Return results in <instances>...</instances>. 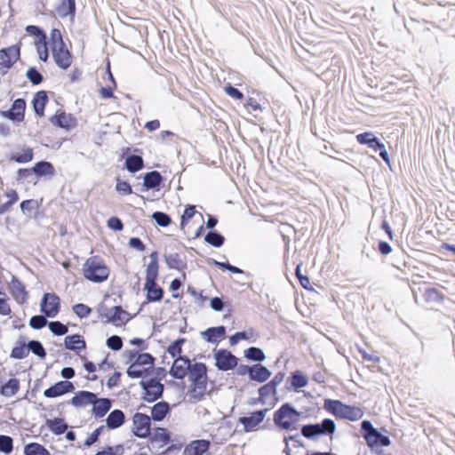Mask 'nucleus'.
I'll return each instance as SVG.
<instances>
[{
  "instance_id": "nucleus-18",
  "label": "nucleus",
  "mask_w": 455,
  "mask_h": 455,
  "mask_svg": "<svg viewBox=\"0 0 455 455\" xmlns=\"http://www.w3.org/2000/svg\"><path fill=\"white\" fill-rule=\"evenodd\" d=\"M267 411V409L260 410L251 412L250 416L241 417L239 419V422L243 426L245 431H252L259 424L264 420Z\"/></svg>"
},
{
  "instance_id": "nucleus-63",
  "label": "nucleus",
  "mask_w": 455,
  "mask_h": 455,
  "mask_svg": "<svg viewBox=\"0 0 455 455\" xmlns=\"http://www.w3.org/2000/svg\"><path fill=\"white\" fill-rule=\"evenodd\" d=\"M224 92L231 98L242 100L243 99V94L237 90L236 88L233 87L232 85L228 84L224 87Z\"/></svg>"
},
{
  "instance_id": "nucleus-14",
  "label": "nucleus",
  "mask_w": 455,
  "mask_h": 455,
  "mask_svg": "<svg viewBox=\"0 0 455 455\" xmlns=\"http://www.w3.org/2000/svg\"><path fill=\"white\" fill-rule=\"evenodd\" d=\"M215 365L220 371H228L237 365V358L226 349H220L214 354Z\"/></svg>"
},
{
  "instance_id": "nucleus-30",
  "label": "nucleus",
  "mask_w": 455,
  "mask_h": 455,
  "mask_svg": "<svg viewBox=\"0 0 455 455\" xmlns=\"http://www.w3.org/2000/svg\"><path fill=\"white\" fill-rule=\"evenodd\" d=\"M125 422V415L123 411L116 409L106 419V425L109 429H116Z\"/></svg>"
},
{
  "instance_id": "nucleus-13",
  "label": "nucleus",
  "mask_w": 455,
  "mask_h": 455,
  "mask_svg": "<svg viewBox=\"0 0 455 455\" xmlns=\"http://www.w3.org/2000/svg\"><path fill=\"white\" fill-rule=\"evenodd\" d=\"M49 121L52 126L66 131L72 130L77 125L76 118L72 114L67 113L62 109H58L54 115L50 116Z\"/></svg>"
},
{
  "instance_id": "nucleus-40",
  "label": "nucleus",
  "mask_w": 455,
  "mask_h": 455,
  "mask_svg": "<svg viewBox=\"0 0 455 455\" xmlns=\"http://www.w3.org/2000/svg\"><path fill=\"white\" fill-rule=\"evenodd\" d=\"M308 379L307 376L299 371L292 373L291 377V385L295 389L304 387L307 385Z\"/></svg>"
},
{
  "instance_id": "nucleus-23",
  "label": "nucleus",
  "mask_w": 455,
  "mask_h": 455,
  "mask_svg": "<svg viewBox=\"0 0 455 455\" xmlns=\"http://www.w3.org/2000/svg\"><path fill=\"white\" fill-rule=\"evenodd\" d=\"M65 347L68 350L79 354L86 347V342L84 338L79 334H73L66 336L64 339Z\"/></svg>"
},
{
  "instance_id": "nucleus-48",
  "label": "nucleus",
  "mask_w": 455,
  "mask_h": 455,
  "mask_svg": "<svg viewBox=\"0 0 455 455\" xmlns=\"http://www.w3.org/2000/svg\"><path fill=\"white\" fill-rule=\"evenodd\" d=\"M204 240L209 244L214 246V247H220L224 243V237L215 232H209L205 237Z\"/></svg>"
},
{
  "instance_id": "nucleus-29",
  "label": "nucleus",
  "mask_w": 455,
  "mask_h": 455,
  "mask_svg": "<svg viewBox=\"0 0 455 455\" xmlns=\"http://www.w3.org/2000/svg\"><path fill=\"white\" fill-rule=\"evenodd\" d=\"M364 438L367 444L371 448L389 446L391 443L389 437L383 435L378 430H372L371 435L364 436Z\"/></svg>"
},
{
  "instance_id": "nucleus-8",
  "label": "nucleus",
  "mask_w": 455,
  "mask_h": 455,
  "mask_svg": "<svg viewBox=\"0 0 455 455\" xmlns=\"http://www.w3.org/2000/svg\"><path fill=\"white\" fill-rule=\"evenodd\" d=\"M26 31L29 35L36 36L35 46L38 53V57L42 61L46 62L49 59V42L47 41L45 33L43 30H41L37 26L34 25L27 26Z\"/></svg>"
},
{
  "instance_id": "nucleus-1",
  "label": "nucleus",
  "mask_w": 455,
  "mask_h": 455,
  "mask_svg": "<svg viewBox=\"0 0 455 455\" xmlns=\"http://www.w3.org/2000/svg\"><path fill=\"white\" fill-rule=\"evenodd\" d=\"M188 380L190 385L188 395L191 402H199L209 394L207 366L205 363H193L191 371L188 375Z\"/></svg>"
},
{
  "instance_id": "nucleus-36",
  "label": "nucleus",
  "mask_w": 455,
  "mask_h": 455,
  "mask_svg": "<svg viewBox=\"0 0 455 455\" xmlns=\"http://www.w3.org/2000/svg\"><path fill=\"white\" fill-rule=\"evenodd\" d=\"M37 176H52L54 174L53 165L46 161L36 163L31 169Z\"/></svg>"
},
{
  "instance_id": "nucleus-55",
  "label": "nucleus",
  "mask_w": 455,
  "mask_h": 455,
  "mask_svg": "<svg viewBox=\"0 0 455 455\" xmlns=\"http://www.w3.org/2000/svg\"><path fill=\"white\" fill-rule=\"evenodd\" d=\"M196 206L195 205H188L184 212L181 216L180 227L184 228V227L188 223V221L196 215Z\"/></svg>"
},
{
  "instance_id": "nucleus-27",
  "label": "nucleus",
  "mask_w": 455,
  "mask_h": 455,
  "mask_svg": "<svg viewBox=\"0 0 455 455\" xmlns=\"http://www.w3.org/2000/svg\"><path fill=\"white\" fill-rule=\"evenodd\" d=\"M170 405L167 402H158L151 408V416L149 417L154 421H162L170 413Z\"/></svg>"
},
{
  "instance_id": "nucleus-39",
  "label": "nucleus",
  "mask_w": 455,
  "mask_h": 455,
  "mask_svg": "<svg viewBox=\"0 0 455 455\" xmlns=\"http://www.w3.org/2000/svg\"><path fill=\"white\" fill-rule=\"evenodd\" d=\"M368 147L371 148V149H373L374 151L379 150V156L383 159V161L387 164H390L389 156L385 148V145L382 142H380L378 138L374 137V139H371V141L368 145Z\"/></svg>"
},
{
  "instance_id": "nucleus-7",
  "label": "nucleus",
  "mask_w": 455,
  "mask_h": 455,
  "mask_svg": "<svg viewBox=\"0 0 455 455\" xmlns=\"http://www.w3.org/2000/svg\"><path fill=\"white\" fill-rule=\"evenodd\" d=\"M336 430V425L331 419H325L320 424L305 425L301 428V434L307 438H314L318 435H331Z\"/></svg>"
},
{
  "instance_id": "nucleus-10",
  "label": "nucleus",
  "mask_w": 455,
  "mask_h": 455,
  "mask_svg": "<svg viewBox=\"0 0 455 455\" xmlns=\"http://www.w3.org/2000/svg\"><path fill=\"white\" fill-rule=\"evenodd\" d=\"M140 385L144 390L143 399L148 403L156 401L163 395L164 385L156 378L143 379Z\"/></svg>"
},
{
  "instance_id": "nucleus-60",
  "label": "nucleus",
  "mask_w": 455,
  "mask_h": 455,
  "mask_svg": "<svg viewBox=\"0 0 455 455\" xmlns=\"http://www.w3.org/2000/svg\"><path fill=\"white\" fill-rule=\"evenodd\" d=\"M46 316L44 315H34L30 318L29 324L33 329H42L47 324Z\"/></svg>"
},
{
  "instance_id": "nucleus-17",
  "label": "nucleus",
  "mask_w": 455,
  "mask_h": 455,
  "mask_svg": "<svg viewBox=\"0 0 455 455\" xmlns=\"http://www.w3.org/2000/svg\"><path fill=\"white\" fill-rule=\"evenodd\" d=\"M75 390V386L68 380H61L44 391V395L47 398H55Z\"/></svg>"
},
{
  "instance_id": "nucleus-3",
  "label": "nucleus",
  "mask_w": 455,
  "mask_h": 455,
  "mask_svg": "<svg viewBox=\"0 0 455 455\" xmlns=\"http://www.w3.org/2000/svg\"><path fill=\"white\" fill-rule=\"evenodd\" d=\"M82 273L84 279L94 283L106 282L110 275V268L104 259L94 255L85 259Z\"/></svg>"
},
{
  "instance_id": "nucleus-54",
  "label": "nucleus",
  "mask_w": 455,
  "mask_h": 455,
  "mask_svg": "<svg viewBox=\"0 0 455 455\" xmlns=\"http://www.w3.org/2000/svg\"><path fill=\"white\" fill-rule=\"evenodd\" d=\"M152 218L160 227H167L172 222L170 216L162 212H154Z\"/></svg>"
},
{
  "instance_id": "nucleus-9",
  "label": "nucleus",
  "mask_w": 455,
  "mask_h": 455,
  "mask_svg": "<svg viewBox=\"0 0 455 455\" xmlns=\"http://www.w3.org/2000/svg\"><path fill=\"white\" fill-rule=\"evenodd\" d=\"M132 421V432L136 437L146 439L151 435V418L148 415L136 412Z\"/></svg>"
},
{
  "instance_id": "nucleus-26",
  "label": "nucleus",
  "mask_w": 455,
  "mask_h": 455,
  "mask_svg": "<svg viewBox=\"0 0 455 455\" xmlns=\"http://www.w3.org/2000/svg\"><path fill=\"white\" fill-rule=\"evenodd\" d=\"M149 437L152 443H158L161 447L166 446L172 442L171 433L165 427H156Z\"/></svg>"
},
{
  "instance_id": "nucleus-37",
  "label": "nucleus",
  "mask_w": 455,
  "mask_h": 455,
  "mask_svg": "<svg viewBox=\"0 0 455 455\" xmlns=\"http://www.w3.org/2000/svg\"><path fill=\"white\" fill-rule=\"evenodd\" d=\"M25 455H51L50 451L38 443H30L24 447Z\"/></svg>"
},
{
  "instance_id": "nucleus-56",
  "label": "nucleus",
  "mask_w": 455,
  "mask_h": 455,
  "mask_svg": "<svg viewBox=\"0 0 455 455\" xmlns=\"http://www.w3.org/2000/svg\"><path fill=\"white\" fill-rule=\"evenodd\" d=\"M74 313L80 318H85L92 313V308L85 304L78 303L73 306Z\"/></svg>"
},
{
  "instance_id": "nucleus-25",
  "label": "nucleus",
  "mask_w": 455,
  "mask_h": 455,
  "mask_svg": "<svg viewBox=\"0 0 455 455\" xmlns=\"http://www.w3.org/2000/svg\"><path fill=\"white\" fill-rule=\"evenodd\" d=\"M97 395L90 391H79L71 399V403L75 407H86L93 404Z\"/></svg>"
},
{
  "instance_id": "nucleus-21",
  "label": "nucleus",
  "mask_w": 455,
  "mask_h": 455,
  "mask_svg": "<svg viewBox=\"0 0 455 455\" xmlns=\"http://www.w3.org/2000/svg\"><path fill=\"white\" fill-rule=\"evenodd\" d=\"M112 401L109 398H98L93 402L92 414L96 419L103 418L111 409Z\"/></svg>"
},
{
  "instance_id": "nucleus-16",
  "label": "nucleus",
  "mask_w": 455,
  "mask_h": 455,
  "mask_svg": "<svg viewBox=\"0 0 455 455\" xmlns=\"http://www.w3.org/2000/svg\"><path fill=\"white\" fill-rule=\"evenodd\" d=\"M211 443L205 439L191 441L184 447L182 455H211L209 449Z\"/></svg>"
},
{
  "instance_id": "nucleus-62",
  "label": "nucleus",
  "mask_w": 455,
  "mask_h": 455,
  "mask_svg": "<svg viewBox=\"0 0 455 455\" xmlns=\"http://www.w3.org/2000/svg\"><path fill=\"white\" fill-rule=\"evenodd\" d=\"M103 426L101 427H99L98 428H96L94 431H92L89 435L88 437L85 439L84 441V446L86 447H90L91 445H92L93 443H95L98 440H99V437L101 434V431L103 429Z\"/></svg>"
},
{
  "instance_id": "nucleus-11",
  "label": "nucleus",
  "mask_w": 455,
  "mask_h": 455,
  "mask_svg": "<svg viewBox=\"0 0 455 455\" xmlns=\"http://www.w3.org/2000/svg\"><path fill=\"white\" fill-rule=\"evenodd\" d=\"M20 56V47L12 45L0 50V74L6 75Z\"/></svg>"
},
{
  "instance_id": "nucleus-5",
  "label": "nucleus",
  "mask_w": 455,
  "mask_h": 455,
  "mask_svg": "<svg viewBox=\"0 0 455 455\" xmlns=\"http://www.w3.org/2000/svg\"><path fill=\"white\" fill-rule=\"evenodd\" d=\"M323 408L335 417L350 421H356L363 417L361 408L345 404L339 400L326 399Z\"/></svg>"
},
{
  "instance_id": "nucleus-31",
  "label": "nucleus",
  "mask_w": 455,
  "mask_h": 455,
  "mask_svg": "<svg viewBox=\"0 0 455 455\" xmlns=\"http://www.w3.org/2000/svg\"><path fill=\"white\" fill-rule=\"evenodd\" d=\"M250 378L259 382H264L270 377V371L261 364H255L251 367L246 366Z\"/></svg>"
},
{
  "instance_id": "nucleus-59",
  "label": "nucleus",
  "mask_w": 455,
  "mask_h": 455,
  "mask_svg": "<svg viewBox=\"0 0 455 455\" xmlns=\"http://www.w3.org/2000/svg\"><path fill=\"white\" fill-rule=\"evenodd\" d=\"M116 190L124 196L131 195L132 193V186L129 182L116 180Z\"/></svg>"
},
{
  "instance_id": "nucleus-12",
  "label": "nucleus",
  "mask_w": 455,
  "mask_h": 455,
  "mask_svg": "<svg viewBox=\"0 0 455 455\" xmlns=\"http://www.w3.org/2000/svg\"><path fill=\"white\" fill-rule=\"evenodd\" d=\"M40 310L47 317H55L60 310V298L54 292L44 293L40 303Z\"/></svg>"
},
{
  "instance_id": "nucleus-34",
  "label": "nucleus",
  "mask_w": 455,
  "mask_h": 455,
  "mask_svg": "<svg viewBox=\"0 0 455 455\" xmlns=\"http://www.w3.org/2000/svg\"><path fill=\"white\" fill-rule=\"evenodd\" d=\"M163 177L157 171H152L145 174L143 186L146 189H153L160 186Z\"/></svg>"
},
{
  "instance_id": "nucleus-22",
  "label": "nucleus",
  "mask_w": 455,
  "mask_h": 455,
  "mask_svg": "<svg viewBox=\"0 0 455 455\" xmlns=\"http://www.w3.org/2000/svg\"><path fill=\"white\" fill-rule=\"evenodd\" d=\"M48 101L49 98L45 91H39L35 93L32 100V106L36 115L38 117L44 116V109Z\"/></svg>"
},
{
  "instance_id": "nucleus-19",
  "label": "nucleus",
  "mask_w": 455,
  "mask_h": 455,
  "mask_svg": "<svg viewBox=\"0 0 455 455\" xmlns=\"http://www.w3.org/2000/svg\"><path fill=\"white\" fill-rule=\"evenodd\" d=\"M9 290L12 296L18 303L23 304L28 300V293L24 284L15 276L12 278Z\"/></svg>"
},
{
  "instance_id": "nucleus-35",
  "label": "nucleus",
  "mask_w": 455,
  "mask_h": 455,
  "mask_svg": "<svg viewBox=\"0 0 455 455\" xmlns=\"http://www.w3.org/2000/svg\"><path fill=\"white\" fill-rule=\"evenodd\" d=\"M46 426L53 434L59 435L64 434L68 428V424L61 418L47 419Z\"/></svg>"
},
{
  "instance_id": "nucleus-6",
  "label": "nucleus",
  "mask_w": 455,
  "mask_h": 455,
  "mask_svg": "<svg viewBox=\"0 0 455 455\" xmlns=\"http://www.w3.org/2000/svg\"><path fill=\"white\" fill-rule=\"evenodd\" d=\"M154 361L155 358L148 353L139 354L127 369L128 376L132 379H145L153 371Z\"/></svg>"
},
{
  "instance_id": "nucleus-41",
  "label": "nucleus",
  "mask_w": 455,
  "mask_h": 455,
  "mask_svg": "<svg viewBox=\"0 0 455 455\" xmlns=\"http://www.w3.org/2000/svg\"><path fill=\"white\" fill-rule=\"evenodd\" d=\"M165 261L170 268L181 270L186 267V263L180 259L178 253L169 254L166 256Z\"/></svg>"
},
{
  "instance_id": "nucleus-44",
  "label": "nucleus",
  "mask_w": 455,
  "mask_h": 455,
  "mask_svg": "<svg viewBox=\"0 0 455 455\" xmlns=\"http://www.w3.org/2000/svg\"><path fill=\"white\" fill-rule=\"evenodd\" d=\"M186 339L184 338H180L173 341L167 348V352L171 355L172 357L177 358L181 356L182 353V346L185 343Z\"/></svg>"
},
{
  "instance_id": "nucleus-20",
  "label": "nucleus",
  "mask_w": 455,
  "mask_h": 455,
  "mask_svg": "<svg viewBox=\"0 0 455 455\" xmlns=\"http://www.w3.org/2000/svg\"><path fill=\"white\" fill-rule=\"evenodd\" d=\"M203 339L209 343H219L226 337V328L224 326L211 327L201 332Z\"/></svg>"
},
{
  "instance_id": "nucleus-57",
  "label": "nucleus",
  "mask_w": 455,
  "mask_h": 455,
  "mask_svg": "<svg viewBox=\"0 0 455 455\" xmlns=\"http://www.w3.org/2000/svg\"><path fill=\"white\" fill-rule=\"evenodd\" d=\"M275 381L273 380L266 385H264L263 387H261L259 390V396L261 398H266L269 395H275Z\"/></svg>"
},
{
  "instance_id": "nucleus-38",
  "label": "nucleus",
  "mask_w": 455,
  "mask_h": 455,
  "mask_svg": "<svg viewBox=\"0 0 455 455\" xmlns=\"http://www.w3.org/2000/svg\"><path fill=\"white\" fill-rule=\"evenodd\" d=\"M125 167L130 172H136L143 168V159L140 156L132 155L126 158Z\"/></svg>"
},
{
  "instance_id": "nucleus-61",
  "label": "nucleus",
  "mask_w": 455,
  "mask_h": 455,
  "mask_svg": "<svg viewBox=\"0 0 455 455\" xmlns=\"http://www.w3.org/2000/svg\"><path fill=\"white\" fill-rule=\"evenodd\" d=\"M107 346L112 350H120L123 347L122 339L119 336L113 335L107 339Z\"/></svg>"
},
{
  "instance_id": "nucleus-2",
  "label": "nucleus",
  "mask_w": 455,
  "mask_h": 455,
  "mask_svg": "<svg viewBox=\"0 0 455 455\" xmlns=\"http://www.w3.org/2000/svg\"><path fill=\"white\" fill-rule=\"evenodd\" d=\"M149 258L150 261L146 267L144 291L147 292L148 302H157L164 297V290L156 283L159 275L158 252L152 251Z\"/></svg>"
},
{
  "instance_id": "nucleus-24",
  "label": "nucleus",
  "mask_w": 455,
  "mask_h": 455,
  "mask_svg": "<svg viewBox=\"0 0 455 455\" xmlns=\"http://www.w3.org/2000/svg\"><path fill=\"white\" fill-rule=\"evenodd\" d=\"M26 101L24 99H17L13 101L7 116L13 121L21 122L25 117Z\"/></svg>"
},
{
  "instance_id": "nucleus-53",
  "label": "nucleus",
  "mask_w": 455,
  "mask_h": 455,
  "mask_svg": "<svg viewBox=\"0 0 455 455\" xmlns=\"http://www.w3.org/2000/svg\"><path fill=\"white\" fill-rule=\"evenodd\" d=\"M28 351L31 350L37 356L44 358L46 355V352L43 345L37 340H31L28 344Z\"/></svg>"
},
{
  "instance_id": "nucleus-46",
  "label": "nucleus",
  "mask_w": 455,
  "mask_h": 455,
  "mask_svg": "<svg viewBox=\"0 0 455 455\" xmlns=\"http://www.w3.org/2000/svg\"><path fill=\"white\" fill-rule=\"evenodd\" d=\"M76 12V0H64L59 7V12L62 16L74 15Z\"/></svg>"
},
{
  "instance_id": "nucleus-33",
  "label": "nucleus",
  "mask_w": 455,
  "mask_h": 455,
  "mask_svg": "<svg viewBox=\"0 0 455 455\" xmlns=\"http://www.w3.org/2000/svg\"><path fill=\"white\" fill-rule=\"evenodd\" d=\"M20 390V381L18 379H10L6 383L0 387V394L5 397L15 395Z\"/></svg>"
},
{
  "instance_id": "nucleus-32",
  "label": "nucleus",
  "mask_w": 455,
  "mask_h": 455,
  "mask_svg": "<svg viewBox=\"0 0 455 455\" xmlns=\"http://www.w3.org/2000/svg\"><path fill=\"white\" fill-rule=\"evenodd\" d=\"M127 312L122 307L115 306L111 308L109 315H108V322L112 323L116 326L124 324L128 321Z\"/></svg>"
},
{
  "instance_id": "nucleus-52",
  "label": "nucleus",
  "mask_w": 455,
  "mask_h": 455,
  "mask_svg": "<svg viewBox=\"0 0 455 455\" xmlns=\"http://www.w3.org/2000/svg\"><path fill=\"white\" fill-rule=\"evenodd\" d=\"M12 450H13V442H12V437H10L8 435H0V451L6 454H9L12 451Z\"/></svg>"
},
{
  "instance_id": "nucleus-49",
  "label": "nucleus",
  "mask_w": 455,
  "mask_h": 455,
  "mask_svg": "<svg viewBox=\"0 0 455 455\" xmlns=\"http://www.w3.org/2000/svg\"><path fill=\"white\" fill-rule=\"evenodd\" d=\"M245 356L252 361H263L265 355L260 348L251 347L245 351Z\"/></svg>"
},
{
  "instance_id": "nucleus-58",
  "label": "nucleus",
  "mask_w": 455,
  "mask_h": 455,
  "mask_svg": "<svg viewBox=\"0 0 455 455\" xmlns=\"http://www.w3.org/2000/svg\"><path fill=\"white\" fill-rule=\"evenodd\" d=\"M12 313L11 307L8 303L7 295L0 291V315H9Z\"/></svg>"
},
{
  "instance_id": "nucleus-50",
  "label": "nucleus",
  "mask_w": 455,
  "mask_h": 455,
  "mask_svg": "<svg viewBox=\"0 0 455 455\" xmlns=\"http://www.w3.org/2000/svg\"><path fill=\"white\" fill-rule=\"evenodd\" d=\"M48 326L51 331L57 336L65 335L68 331V326L59 321L51 322Z\"/></svg>"
},
{
  "instance_id": "nucleus-47",
  "label": "nucleus",
  "mask_w": 455,
  "mask_h": 455,
  "mask_svg": "<svg viewBox=\"0 0 455 455\" xmlns=\"http://www.w3.org/2000/svg\"><path fill=\"white\" fill-rule=\"evenodd\" d=\"M124 447L123 444L115 446H107L102 451H98L95 455H124Z\"/></svg>"
},
{
  "instance_id": "nucleus-28",
  "label": "nucleus",
  "mask_w": 455,
  "mask_h": 455,
  "mask_svg": "<svg viewBox=\"0 0 455 455\" xmlns=\"http://www.w3.org/2000/svg\"><path fill=\"white\" fill-rule=\"evenodd\" d=\"M266 103L267 100L265 98L257 93L256 95L250 96L247 99L244 107L249 113L255 115L256 112L262 111Z\"/></svg>"
},
{
  "instance_id": "nucleus-45",
  "label": "nucleus",
  "mask_w": 455,
  "mask_h": 455,
  "mask_svg": "<svg viewBox=\"0 0 455 455\" xmlns=\"http://www.w3.org/2000/svg\"><path fill=\"white\" fill-rule=\"evenodd\" d=\"M33 149L30 148H27L23 149L21 152H17L12 157L17 163H28L33 159Z\"/></svg>"
},
{
  "instance_id": "nucleus-15",
  "label": "nucleus",
  "mask_w": 455,
  "mask_h": 455,
  "mask_svg": "<svg viewBox=\"0 0 455 455\" xmlns=\"http://www.w3.org/2000/svg\"><path fill=\"white\" fill-rule=\"evenodd\" d=\"M192 364L187 357L180 356L174 359L170 370V374L179 379L189 375Z\"/></svg>"
},
{
  "instance_id": "nucleus-4",
  "label": "nucleus",
  "mask_w": 455,
  "mask_h": 455,
  "mask_svg": "<svg viewBox=\"0 0 455 455\" xmlns=\"http://www.w3.org/2000/svg\"><path fill=\"white\" fill-rule=\"evenodd\" d=\"M48 44L56 65L62 69H68L72 65L73 56L67 48L60 29H52Z\"/></svg>"
},
{
  "instance_id": "nucleus-64",
  "label": "nucleus",
  "mask_w": 455,
  "mask_h": 455,
  "mask_svg": "<svg viewBox=\"0 0 455 455\" xmlns=\"http://www.w3.org/2000/svg\"><path fill=\"white\" fill-rule=\"evenodd\" d=\"M374 135L371 132H366L363 133H359L356 135V140L361 145H369L371 141V139H374Z\"/></svg>"
},
{
  "instance_id": "nucleus-43",
  "label": "nucleus",
  "mask_w": 455,
  "mask_h": 455,
  "mask_svg": "<svg viewBox=\"0 0 455 455\" xmlns=\"http://www.w3.org/2000/svg\"><path fill=\"white\" fill-rule=\"evenodd\" d=\"M28 345L25 344V342L20 341L15 346L12 352H11V357L14 359H23L26 356L28 355Z\"/></svg>"
},
{
  "instance_id": "nucleus-42",
  "label": "nucleus",
  "mask_w": 455,
  "mask_h": 455,
  "mask_svg": "<svg viewBox=\"0 0 455 455\" xmlns=\"http://www.w3.org/2000/svg\"><path fill=\"white\" fill-rule=\"evenodd\" d=\"M108 77L111 80L112 85L102 87L100 90V95L104 100L114 98V92H115V90L116 89V86H117L114 77H113V75H112V73L110 72L109 69H108Z\"/></svg>"
},
{
  "instance_id": "nucleus-51",
  "label": "nucleus",
  "mask_w": 455,
  "mask_h": 455,
  "mask_svg": "<svg viewBox=\"0 0 455 455\" xmlns=\"http://www.w3.org/2000/svg\"><path fill=\"white\" fill-rule=\"evenodd\" d=\"M26 76L34 85L40 84L44 80L42 74L36 68H29Z\"/></svg>"
}]
</instances>
